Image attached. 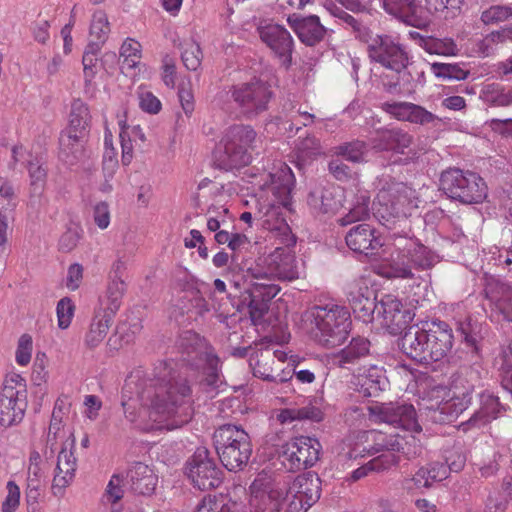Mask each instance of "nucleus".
<instances>
[{"instance_id":"obj_1","label":"nucleus","mask_w":512,"mask_h":512,"mask_svg":"<svg viewBox=\"0 0 512 512\" xmlns=\"http://www.w3.org/2000/svg\"><path fill=\"white\" fill-rule=\"evenodd\" d=\"M152 376H130L124 390L136 386L137 396L148 407L149 418L157 429L174 430L187 424L193 416L192 390L187 379L174 369L172 361H159Z\"/></svg>"},{"instance_id":"obj_2","label":"nucleus","mask_w":512,"mask_h":512,"mask_svg":"<svg viewBox=\"0 0 512 512\" xmlns=\"http://www.w3.org/2000/svg\"><path fill=\"white\" fill-rule=\"evenodd\" d=\"M175 347L184 364L205 376L200 382L205 392H213L219 387L220 359L214 348L204 338L194 331L186 330L178 336Z\"/></svg>"},{"instance_id":"obj_3","label":"nucleus","mask_w":512,"mask_h":512,"mask_svg":"<svg viewBox=\"0 0 512 512\" xmlns=\"http://www.w3.org/2000/svg\"><path fill=\"white\" fill-rule=\"evenodd\" d=\"M222 142L224 149L216 154L215 164L218 168L229 171L249 165L252 162V153H260L258 148L262 140L252 126L235 124L226 130Z\"/></svg>"},{"instance_id":"obj_4","label":"nucleus","mask_w":512,"mask_h":512,"mask_svg":"<svg viewBox=\"0 0 512 512\" xmlns=\"http://www.w3.org/2000/svg\"><path fill=\"white\" fill-rule=\"evenodd\" d=\"M216 452L223 466L229 471H240L252 454V444L248 433L240 426L225 424L213 435Z\"/></svg>"},{"instance_id":"obj_5","label":"nucleus","mask_w":512,"mask_h":512,"mask_svg":"<svg viewBox=\"0 0 512 512\" xmlns=\"http://www.w3.org/2000/svg\"><path fill=\"white\" fill-rule=\"evenodd\" d=\"M377 200L375 215L389 228L397 220L407 218L418 207L416 191L402 182L386 183L377 194Z\"/></svg>"},{"instance_id":"obj_6","label":"nucleus","mask_w":512,"mask_h":512,"mask_svg":"<svg viewBox=\"0 0 512 512\" xmlns=\"http://www.w3.org/2000/svg\"><path fill=\"white\" fill-rule=\"evenodd\" d=\"M440 189L449 198L463 204L481 203L487 196V185L483 178L459 168H449L442 172Z\"/></svg>"},{"instance_id":"obj_7","label":"nucleus","mask_w":512,"mask_h":512,"mask_svg":"<svg viewBox=\"0 0 512 512\" xmlns=\"http://www.w3.org/2000/svg\"><path fill=\"white\" fill-rule=\"evenodd\" d=\"M247 277L256 280L293 281L299 278L296 258L287 248L278 247L268 255L260 256L256 265L247 270Z\"/></svg>"},{"instance_id":"obj_8","label":"nucleus","mask_w":512,"mask_h":512,"mask_svg":"<svg viewBox=\"0 0 512 512\" xmlns=\"http://www.w3.org/2000/svg\"><path fill=\"white\" fill-rule=\"evenodd\" d=\"M227 94L247 120H252L265 112L272 98L269 85L261 80L232 85Z\"/></svg>"},{"instance_id":"obj_9","label":"nucleus","mask_w":512,"mask_h":512,"mask_svg":"<svg viewBox=\"0 0 512 512\" xmlns=\"http://www.w3.org/2000/svg\"><path fill=\"white\" fill-rule=\"evenodd\" d=\"M27 408L25 380L17 374L6 378L0 393V425L10 427L22 421Z\"/></svg>"},{"instance_id":"obj_10","label":"nucleus","mask_w":512,"mask_h":512,"mask_svg":"<svg viewBox=\"0 0 512 512\" xmlns=\"http://www.w3.org/2000/svg\"><path fill=\"white\" fill-rule=\"evenodd\" d=\"M186 471L193 486L201 491L217 488L222 483L223 472L205 447L197 448L188 459Z\"/></svg>"},{"instance_id":"obj_11","label":"nucleus","mask_w":512,"mask_h":512,"mask_svg":"<svg viewBox=\"0 0 512 512\" xmlns=\"http://www.w3.org/2000/svg\"><path fill=\"white\" fill-rule=\"evenodd\" d=\"M368 53L372 61L398 75L404 72L409 63L405 47L390 35H377L373 38Z\"/></svg>"},{"instance_id":"obj_12","label":"nucleus","mask_w":512,"mask_h":512,"mask_svg":"<svg viewBox=\"0 0 512 512\" xmlns=\"http://www.w3.org/2000/svg\"><path fill=\"white\" fill-rule=\"evenodd\" d=\"M402 257L394 262L392 269L399 278H415V271L431 269L438 257L429 248L417 240L409 239L402 249Z\"/></svg>"},{"instance_id":"obj_13","label":"nucleus","mask_w":512,"mask_h":512,"mask_svg":"<svg viewBox=\"0 0 512 512\" xmlns=\"http://www.w3.org/2000/svg\"><path fill=\"white\" fill-rule=\"evenodd\" d=\"M322 346L334 347L341 345L350 332L351 320L349 311L334 303L322 304Z\"/></svg>"},{"instance_id":"obj_14","label":"nucleus","mask_w":512,"mask_h":512,"mask_svg":"<svg viewBox=\"0 0 512 512\" xmlns=\"http://www.w3.org/2000/svg\"><path fill=\"white\" fill-rule=\"evenodd\" d=\"M279 291L280 288L275 284L251 281L249 287L242 294V300L237 309L241 312L246 306L252 322L257 324L268 312L270 301L277 296Z\"/></svg>"},{"instance_id":"obj_15","label":"nucleus","mask_w":512,"mask_h":512,"mask_svg":"<svg viewBox=\"0 0 512 512\" xmlns=\"http://www.w3.org/2000/svg\"><path fill=\"white\" fill-rule=\"evenodd\" d=\"M319 442L315 438L301 436L285 443L281 449L283 463L289 470H301L313 466L319 459Z\"/></svg>"},{"instance_id":"obj_16","label":"nucleus","mask_w":512,"mask_h":512,"mask_svg":"<svg viewBox=\"0 0 512 512\" xmlns=\"http://www.w3.org/2000/svg\"><path fill=\"white\" fill-rule=\"evenodd\" d=\"M370 414L378 421L394 427H400L406 431L420 432L415 408L404 403H382L369 408Z\"/></svg>"},{"instance_id":"obj_17","label":"nucleus","mask_w":512,"mask_h":512,"mask_svg":"<svg viewBox=\"0 0 512 512\" xmlns=\"http://www.w3.org/2000/svg\"><path fill=\"white\" fill-rule=\"evenodd\" d=\"M377 317L382 319L391 334H397L413 320L415 314L404 308L402 302L393 295H384L375 309Z\"/></svg>"},{"instance_id":"obj_18","label":"nucleus","mask_w":512,"mask_h":512,"mask_svg":"<svg viewBox=\"0 0 512 512\" xmlns=\"http://www.w3.org/2000/svg\"><path fill=\"white\" fill-rule=\"evenodd\" d=\"M429 340L424 348L427 352L420 364H430L443 359L451 350L453 345L452 329L443 321L428 322Z\"/></svg>"},{"instance_id":"obj_19","label":"nucleus","mask_w":512,"mask_h":512,"mask_svg":"<svg viewBox=\"0 0 512 512\" xmlns=\"http://www.w3.org/2000/svg\"><path fill=\"white\" fill-rule=\"evenodd\" d=\"M396 437L398 434L388 435L376 430L362 431L357 436V442L349 450L348 457L358 459L381 452H394Z\"/></svg>"},{"instance_id":"obj_20","label":"nucleus","mask_w":512,"mask_h":512,"mask_svg":"<svg viewBox=\"0 0 512 512\" xmlns=\"http://www.w3.org/2000/svg\"><path fill=\"white\" fill-rule=\"evenodd\" d=\"M347 299L357 319L364 323L373 320L375 309H377L375 293L363 279H357L348 284Z\"/></svg>"},{"instance_id":"obj_21","label":"nucleus","mask_w":512,"mask_h":512,"mask_svg":"<svg viewBox=\"0 0 512 512\" xmlns=\"http://www.w3.org/2000/svg\"><path fill=\"white\" fill-rule=\"evenodd\" d=\"M371 343L367 338L354 337L350 343L340 351L325 355V364L328 368H340L351 370L354 366L367 357Z\"/></svg>"},{"instance_id":"obj_22","label":"nucleus","mask_w":512,"mask_h":512,"mask_svg":"<svg viewBox=\"0 0 512 512\" xmlns=\"http://www.w3.org/2000/svg\"><path fill=\"white\" fill-rule=\"evenodd\" d=\"M261 40L274 52L281 63L288 68L292 61L293 39L281 25L269 24L258 29Z\"/></svg>"},{"instance_id":"obj_23","label":"nucleus","mask_w":512,"mask_h":512,"mask_svg":"<svg viewBox=\"0 0 512 512\" xmlns=\"http://www.w3.org/2000/svg\"><path fill=\"white\" fill-rule=\"evenodd\" d=\"M251 512H279L282 493L272 489L266 477L258 475L250 486Z\"/></svg>"},{"instance_id":"obj_24","label":"nucleus","mask_w":512,"mask_h":512,"mask_svg":"<svg viewBox=\"0 0 512 512\" xmlns=\"http://www.w3.org/2000/svg\"><path fill=\"white\" fill-rule=\"evenodd\" d=\"M70 450L62 447L57 457L55 475L52 483V491L55 496H61L66 487L70 485L75 477L77 459L74 456L75 437L71 435Z\"/></svg>"},{"instance_id":"obj_25","label":"nucleus","mask_w":512,"mask_h":512,"mask_svg":"<svg viewBox=\"0 0 512 512\" xmlns=\"http://www.w3.org/2000/svg\"><path fill=\"white\" fill-rule=\"evenodd\" d=\"M381 108L391 117L413 124L425 125L436 119V116L424 107L411 102H384Z\"/></svg>"},{"instance_id":"obj_26","label":"nucleus","mask_w":512,"mask_h":512,"mask_svg":"<svg viewBox=\"0 0 512 512\" xmlns=\"http://www.w3.org/2000/svg\"><path fill=\"white\" fill-rule=\"evenodd\" d=\"M157 483L158 476L154 470L142 462L134 463L127 472V485L135 495L152 496Z\"/></svg>"},{"instance_id":"obj_27","label":"nucleus","mask_w":512,"mask_h":512,"mask_svg":"<svg viewBox=\"0 0 512 512\" xmlns=\"http://www.w3.org/2000/svg\"><path fill=\"white\" fill-rule=\"evenodd\" d=\"M428 322L409 326L400 339V347L404 354L420 363L425 357V344L429 340Z\"/></svg>"},{"instance_id":"obj_28","label":"nucleus","mask_w":512,"mask_h":512,"mask_svg":"<svg viewBox=\"0 0 512 512\" xmlns=\"http://www.w3.org/2000/svg\"><path fill=\"white\" fill-rule=\"evenodd\" d=\"M347 246L354 252L373 254L382 246L376 230L369 224L362 223L349 230L346 237Z\"/></svg>"},{"instance_id":"obj_29","label":"nucleus","mask_w":512,"mask_h":512,"mask_svg":"<svg viewBox=\"0 0 512 512\" xmlns=\"http://www.w3.org/2000/svg\"><path fill=\"white\" fill-rule=\"evenodd\" d=\"M484 294L493 309L512 321V285L492 278L487 281Z\"/></svg>"},{"instance_id":"obj_30","label":"nucleus","mask_w":512,"mask_h":512,"mask_svg":"<svg viewBox=\"0 0 512 512\" xmlns=\"http://www.w3.org/2000/svg\"><path fill=\"white\" fill-rule=\"evenodd\" d=\"M502 409L503 407L499 403L497 396L489 392H482L479 394V407L474 411L466 424L472 427L484 426L496 419ZM462 425H465V423H462Z\"/></svg>"},{"instance_id":"obj_31","label":"nucleus","mask_w":512,"mask_h":512,"mask_svg":"<svg viewBox=\"0 0 512 512\" xmlns=\"http://www.w3.org/2000/svg\"><path fill=\"white\" fill-rule=\"evenodd\" d=\"M270 190L277 200V204L288 207L291 203V192L294 187V175L291 169L284 165L274 173H270Z\"/></svg>"},{"instance_id":"obj_32","label":"nucleus","mask_w":512,"mask_h":512,"mask_svg":"<svg viewBox=\"0 0 512 512\" xmlns=\"http://www.w3.org/2000/svg\"><path fill=\"white\" fill-rule=\"evenodd\" d=\"M408 35L416 45L429 54L454 56L458 52L457 45L451 38L440 39L417 31H410Z\"/></svg>"},{"instance_id":"obj_33","label":"nucleus","mask_w":512,"mask_h":512,"mask_svg":"<svg viewBox=\"0 0 512 512\" xmlns=\"http://www.w3.org/2000/svg\"><path fill=\"white\" fill-rule=\"evenodd\" d=\"M288 22L294 28L302 43L314 46L320 41V20L316 15L301 18L293 14L288 17Z\"/></svg>"},{"instance_id":"obj_34","label":"nucleus","mask_w":512,"mask_h":512,"mask_svg":"<svg viewBox=\"0 0 512 512\" xmlns=\"http://www.w3.org/2000/svg\"><path fill=\"white\" fill-rule=\"evenodd\" d=\"M355 385L364 397H376L386 389L388 380L379 368L371 367L366 373L357 376Z\"/></svg>"},{"instance_id":"obj_35","label":"nucleus","mask_w":512,"mask_h":512,"mask_svg":"<svg viewBox=\"0 0 512 512\" xmlns=\"http://www.w3.org/2000/svg\"><path fill=\"white\" fill-rule=\"evenodd\" d=\"M457 332L460 333L465 346L470 349L475 356L479 355L481 350L480 343L483 339V325L470 316L459 320L457 323Z\"/></svg>"},{"instance_id":"obj_36","label":"nucleus","mask_w":512,"mask_h":512,"mask_svg":"<svg viewBox=\"0 0 512 512\" xmlns=\"http://www.w3.org/2000/svg\"><path fill=\"white\" fill-rule=\"evenodd\" d=\"M27 169L30 177V203L33 206H41L47 170L38 159L30 160Z\"/></svg>"},{"instance_id":"obj_37","label":"nucleus","mask_w":512,"mask_h":512,"mask_svg":"<svg viewBox=\"0 0 512 512\" xmlns=\"http://www.w3.org/2000/svg\"><path fill=\"white\" fill-rule=\"evenodd\" d=\"M298 493L301 494L300 502L306 509L312 507L320 499V476L313 471H308L298 476Z\"/></svg>"},{"instance_id":"obj_38","label":"nucleus","mask_w":512,"mask_h":512,"mask_svg":"<svg viewBox=\"0 0 512 512\" xmlns=\"http://www.w3.org/2000/svg\"><path fill=\"white\" fill-rule=\"evenodd\" d=\"M448 477V469L444 463L432 462L418 469L410 479L417 488H430L434 482Z\"/></svg>"},{"instance_id":"obj_39","label":"nucleus","mask_w":512,"mask_h":512,"mask_svg":"<svg viewBox=\"0 0 512 512\" xmlns=\"http://www.w3.org/2000/svg\"><path fill=\"white\" fill-rule=\"evenodd\" d=\"M341 6H337L332 0H327L324 3L325 9L333 17L339 18L347 23L355 30H359V22L344 9L350 10L354 13L361 12L365 9L361 0H336Z\"/></svg>"},{"instance_id":"obj_40","label":"nucleus","mask_w":512,"mask_h":512,"mask_svg":"<svg viewBox=\"0 0 512 512\" xmlns=\"http://www.w3.org/2000/svg\"><path fill=\"white\" fill-rule=\"evenodd\" d=\"M114 317L96 310L90 328L85 337V344L88 348L97 347L107 335Z\"/></svg>"},{"instance_id":"obj_41","label":"nucleus","mask_w":512,"mask_h":512,"mask_svg":"<svg viewBox=\"0 0 512 512\" xmlns=\"http://www.w3.org/2000/svg\"><path fill=\"white\" fill-rule=\"evenodd\" d=\"M126 291V284L124 280L112 279L110 280L105 298L100 301V307L98 310L115 317L119 310L122 297Z\"/></svg>"},{"instance_id":"obj_42","label":"nucleus","mask_w":512,"mask_h":512,"mask_svg":"<svg viewBox=\"0 0 512 512\" xmlns=\"http://www.w3.org/2000/svg\"><path fill=\"white\" fill-rule=\"evenodd\" d=\"M254 218L268 231H278L283 235H286L290 231L285 219L279 217V212L275 204H267L263 208H260L254 214Z\"/></svg>"},{"instance_id":"obj_43","label":"nucleus","mask_w":512,"mask_h":512,"mask_svg":"<svg viewBox=\"0 0 512 512\" xmlns=\"http://www.w3.org/2000/svg\"><path fill=\"white\" fill-rule=\"evenodd\" d=\"M83 134L73 132L70 129L67 133H62L59 138L60 158L67 164L73 165L82 153L81 139Z\"/></svg>"},{"instance_id":"obj_44","label":"nucleus","mask_w":512,"mask_h":512,"mask_svg":"<svg viewBox=\"0 0 512 512\" xmlns=\"http://www.w3.org/2000/svg\"><path fill=\"white\" fill-rule=\"evenodd\" d=\"M91 115L86 103L81 99H74L69 114V129L79 134H85L90 125Z\"/></svg>"},{"instance_id":"obj_45","label":"nucleus","mask_w":512,"mask_h":512,"mask_svg":"<svg viewBox=\"0 0 512 512\" xmlns=\"http://www.w3.org/2000/svg\"><path fill=\"white\" fill-rule=\"evenodd\" d=\"M109 33L110 24L106 13L102 10L95 11L90 23V40L88 44L97 45V49L101 50V47L106 42Z\"/></svg>"},{"instance_id":"obj_46","label":"nucleus","mask_w":512,"mask_h":512,"mask_svg":"<svg viewBox=\"0 0 512 512\" xmlns=\"http://www.w3.org/2000/svg\"><path fill=\"white\" fill-rule=\"evenodd\" d=\"M370 197L359 195L350 208L349 212L339 219L341 226H346L357 221H365L370 217Z\"/></svg>"},{"instance_id":"obj_47","label":"nucleus","mask_w":512,"mask_h":512,"mask_svg":"<svg viewBox=\"0 0 512 512\" xmlns=\"http://www.w3.org/2000/svg\"><path fill=\"white\" fill-rule=\"evenodd\" d=\"M334 154L342 156L348 161L359 163L364 160L367 152V144L361 140L343 143L333 148Z\"/></svg>"},{"instance_id":"obj_48","label":"nucleus","mask_w":512,"mask_h":512,"mask_svg":"<svg viewBox=\"0 0 512 512\" xmlns=\"http://www.w3.org/2000/svg\"><path fill=\"white\" fill-rule=\"evenodd\" d=\"M480 20L484 25H498L512 21V5H491L482 11Z\"/></svg>"},{"instance_id":"obj_49","label":"nucleus","mask_w":512,"mask_h":512,"mask_svg":"<svg viewBox=\"0 0 512 512\" xmlns=\"http://www.w3.org/2000/svg\"><path fill=\"white\" fill-rule=\"evenodd\" d=\"M320 154L319 144L315 137L307 136L297 145V160L301 167L311 164L317 160Z\"/></svg>"},{"instance_id":"obj_50","label":"nucleus","mask_w":512,"mask_h":512,"mask_svg":"<svg viewBox=\"0 0 512 512\" xmlns=\"http://www.w3.org/2000/svg\"><path fill=\"white\" fill-rule=\"evenodd\" d=\"M181 58L184 66L191 71H196L202 61V51L194 40H186L180 44Z\"/></svg>"},{"instance_id":"obj_51","label":"nucleus","mask_w":512,"mask_h":512,"mask_svg":"<svg viewBox=\"0 0 512 512\" xmlns=\"http://www.w3.org/2000/svg\"><path fill=\"white\" fill-rule=\"evenodd\" d=\"M396 441L394 453L402 454L407 459H413L419 456L422 452V447L414 436H402L398 434V437L394 440Z\"/></svg>"},{"instance_id":"obj_52","label":"nucleus","mask_w":512,"mask_h":512,"mask_svg":"<svg viewBox=\"0 0 512 512\" xmlns=\"http://www.w3.org/2000/svg\"><path fill=\"white\" fill-rule=\"evenodd\" d=\"M100 52V49H97V45L87 44L83 57V74H84V82L85 85L88 86L91 84L93 79L96 76V64L98 62L97 54Z\"/></svg>"},{"instance_id":"obj_53","label":"nucleus","mask_w":512,"mask_h":512,"mask_svg":"<svg viewBox=\"0 0 512 512\" xmlns=\"http://www.w3.org/2000/svg\"><path fill=\"white\" fill-rule=\"evenodd\" d=\"M431 72L438 78L464 80L469 75L459 64L435 62L431 64Z\"/></svg>"},{"instance_id":"obj_54","label":"nucleus","mask_w":512,"mask_h":512,"mask_svg":"<svg viewBox=\"0 0 512 512\" xmlns=\"http://www.w3.org/2000/svg\"><path fill=\"white\" fill-rule=\"evenodd\" d=\"M63 401L57 400L52 412L50 425L47 433V445H50L51 453L54 452V446L56 445L57 434L61 429L63 411Z\"/></svg>"},{"instance_id":"obj_55","label":"nucleus","mask_w":512,"mask_h":512,"mask_svg":"<svg viewBox=\"0 0 512 512\" xmlns=\"http://www.w3.org/2000/svg\"><path fill=\"white\" fill-rule=\"evenodd\" d=\"M120 57L123 58V67L134 68L141 57L140 43L132 39L126 40L121 46Z\"/></svg>"},{"instance_id":"obj_56","label":"nucleus","mask_w":512,"mask_h":512,"mask_svg":"<svg viewBox=\"0 0 512 512\" xmlns=\"http://www.w3.org/2000/svg\"><path fill=\"white\" fill-rule=\"evenodd\" d=\"M406 149L412 154L411 159L418 157V151L413 145V136L402 129H395L392 150L404 154Z\"/></svg>"},{"instance_id":"obj_57","label":"nucleus","mask_w":512,"mask_h":512,"mask_svg":"<svg viewBox=\"0 0 512 512\" xmlns=\"http://www.w3.org/2000/svg\"><path fill=\"white\" fill-rule=\"evenodd\" d=\"M302 329L310 334L312 337L317 338L320 330V307L315 305L307 310L301 318Z\"/></svg>"},{"instance_id":"obj_58","label":"nucleus","mask_w":512,"mask_h":512,"mask_svg":"<svg viewBox=\"0 0 512 512\" xmlns=\"http://www.w3.org/2000/svg\"><path fill=\"white\" fill-rule=\"evenodd\" d=\"M400 457L394 452H381L380 455L372 458L369 463L373 472L382 473L390 470L399 464Z\"/></svg>"},{"instance_id":"obj_59","label":"nucleus","mask_w":512,"mask_h":512,"mask_svg":"<svg viewBox=\"0 0 512 512\" xmlns=\"http://www.w3.org/2000/svg\"><path fill=\"white\" fill-rule=\"evenodd\" d=\"M140 108L149 114L160 112L162 105L160 100L150 91L141 90L138 92Z\"/></svg>"},{"instance_id":"obj_60","label":"nucleus","mask_w":512,"mask_h":512,"mask_svg":"<svg viewBox=\"0 0 512 512\" xmlns=\"http://www.w3.org/2000/svg\"><path fill=\"white\" fill-rule=\"evenodd\" d=\"M74 306L69 298H62L57 304L58 326L66 329L71 323Z\"/></svg>"},{"instance_id":"obj_61","label":"nucleus","mask_w":512,"mask_h":512,"mask_svg":"<svg viewBox=\"0 0 512 512\" xmlns=\"http://www.w3.org/2000/svg\"><path fill=\"white\" fill-rule=\"evenodd\" d=\"M319 400L314 398L309 400L308 404L300 408H296L298 421L309 420L313 422L320 421Z\"/></svg>"},{"instance_id":"obj_62","label":"nucleus","mask_w":512,"mask_h":512,"mask_svg":"<svg viewBox=\"0 0 512 512\" xmlns=\"http://www.w3.org/2000/svg\"><path fill=\"white\" fill-rule=\"evenodd\" d=\"M32 338L28 334H23L18 341L16 350V361L19 365L25 366L31 360Z\"/></svg>"},{"instance_id":"obj_63","label":"nucleus","mask_w":512,"mask_h":512,"mask_svg":"<svg viewBox=\"0 0 512 512\" xmlns=\"http://www.w3.org/2000/svg\"><path fill=\"white\" fill-rule=\"evenodd\" d=\"M7 496L2 503V512H15L19 506L20 489L14 481L7 483Z\"/></svg>"},{"instance_id":"obj_64","label":"nucleus","mask_w":512,"mask_h":512,"mask_svg":"<svg viewBox=\"0 0 512 512\" xmlns=\"http://www.w3.org/2000/svg\"><path fill=\"white\" fill-rule=\"evenodd\" d=\"M122 479L119 475H113L107 485L104 500L108 503L115 504L123 497V489L121 487Z\"/></svg>"}]
</instances>
